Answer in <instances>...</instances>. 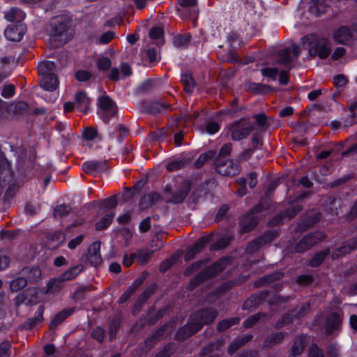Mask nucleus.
<instances>
[{
	"instance_id": "64",
	"label": "nucleus",
	"mask_w": 357,
	"mask_h": 357,
	"mask_svg": "<svg viewBox=\"0 0 357 357\" xmlns=\"http://www.w3.org/2000/svg\"><path fill=\"white\" fill-rule=\"evenodd\" d=\"M351 114L347 117L344 121V127H349L357 123V112L356 111H350Z\"/></svg>"
},
{
	"instance_id": "27",
	"label": "nucleus",
	"mask_w": 357,
	"mask_h": 357,
	"mask_svg": "<svg viewBox=\"0 0 357 357\" xmlns=\"http://www.w3.org/2000/svg\"><path fill=\"white\" fill-rule=\"evenodd\" d=\"M40 84L46 91H53L59 85V80L55 75H42Z\"/></svg>"
},
{
	"instance_id": "4",
	"label": "nucleus",
	"mask_w": 357,
	"mask_h": 357,
	"mask_svg": "<svg viewBox=\"0 0 357 357\" xmlns=\"http://www.w3.org/2000/svg\"><path fill=\"white\" fill-rule=\"evenodd\" d=\"M98 114L100 118L106 123L116 115L118 108L116 103L108 96H100L98 99Z\"/></svg>"
},
{
	"instance_id": "9",
	"label": "nucleus",
	"mask_w": 357,
	"mask_h": 357,
	"mask_svg": "<svg viewBox=\"0 0 357 357\" xmlns=\"http://www.w3.org/2000/svg\"><path fill=\"white\" fill-rule=\"evenodd\" d=\"M331 52L328 42L324 38H314L309 48V54L312 57L318 56L321 59L326 58Z\"/></svg>"
},
{
	"instance_id": "48",
	"label": "nucleus",
	"mask_w": 357,
	"mask_h": 357,
	"mask_svg": "<svg viewBox=\"0 0 357 357\" xmlns=\"http://www.w3.org/2000/svg\"><path fill=\"white\" fill-rule=\"evenodd\" d=\"M350 252H351L349 248H347V245L344 241L340 247L336 248L335 250L333 251L331 254V258L333 260H335L347 254H349Z\"/></svg>"
},
{
	"instance_id": "11",
	"label": "nucleus",
	"mask_w": 357,
	"mask_h": 357,
	"mask_svg": "<svg viewBox=\"0 0 357 357\" xmlns=\"http://www.w3.org/2000/svg\"><path fill=\"white\" fill-rule=\"evenodd\" d=\"M310 305L308 303H303L298 309L292 310L289 314L283 317L276 324V328H280L284 324L290 323L294 319H301L305 317L310 311Z\"/></svg>"
},
{
	"instance_id": "3",
	"label": "nucleus",
	"mask_w": 357,
	"mask_h": 357,
	"mask_svg": "<svg viewBox=\"0 0 357 357\" xmlns=\"http://www.w3.org/2000/svg\"><path fill=\"white\" fill-rule=\"evenodd\" d=\"M326 237V234L320 231L309 233L305 235L295 246L291 245L288 247L287 249L291 252H293L292 250H294L296 253H303L322 241Z\"/></svg>"
},
{
	"instance_id": "23",
	"label": "nucleus",
	"mask_w": 357,
	"mask_h": 357,
	"mask_svg": "<svg viewBox=\"0 0 357 357\" xmlns=\"http://www.w3.org/2000/svg\"><path fill=\"white\" fill-rule=\"evenodd\" d=\"M305 347V337L304 335H298L294 338L293 344L289 351V354L291 357L301 356Z\"/></svg>"
},
{
	"instance_id": "55",
	"label": "nucleus",
	"mask_w": 357,
	"mask_h": 357,
	"mask_svg": "<svg viewBox=\"0 0 357 357\" xmlns=\"http://www.w3.org/2000/svg\"><path fill=\"white\" fill-rule=\"evenodd\" d=\"M250 144L253 150L261 149L263 145L262 137L257 132L254 133L251 137Z\"/></svg>"
},
{
	"instance_id": "61",
	"label": "nucleus",
	"mask_w": 357,
	"mask_h": 357,
	"mask_svg": "<svg viewBox=\"0 0 357 357\" xmlns=\"http://www.w3.org/2000/svg\"><path fill=\"white\" fill-rule=\"evenodd\" d=\"M83 136L84 138L86 140H93L96 137L98 136V130L93 127H88L85 128Z\"/></svg>"
},
{
	"instance_id": "21",
	"label": "nucleus",
	"mask_w": 357,
	"mask_h": 357,
	"mask_svg": "<svg viewBox=\"0 0 357 357\" xmlns=\"http://www.w3.org/2000/svg\"><path fill=\"white\" fill-rule=\"evenodd\" d=\"M19 274L24 276L29 283H36L41 279V271L38 266L25 267Z\"/></svg>"
},
{
	"instance_id": "40",
	"label": "nucleus",
	"mask_w": 357,
	"mask_h": 357,
	"mask_svg": "<svg viewBox=\"0 0 357 357\" xmlns=\"http://www.w3.org/2000/svg\"><path fill=\"white\" fill-rule=\"evenodd\" d=\"M181 82L185 86V91L189 93H192L196 86V82L192 77V75L190 73L182 74Z\"/></svg>"
},
{
	"instance_id": "57",
	"label": "nucleus",
	"mask_w": 357,
	"mask_h": 357,
	"mask_svg": "<svg viewBox=\"0 0 357 357\" xmlns=\"http://www.w3.org/2000/svg\"><path fill=\"white\" fill-rule=\"evenodd\" d=\"M112 65L111 60L108 57H100L98 59L97 66L100 70H107Z\"/></svg>"
},
{
	"instance_id": "63",
	"label": "nucleus",
	"mask_w": 357,
	"mask_h": 357,
	"mask_svg": "<svg viewBox=\"0 0 357 357\" xmlns=\"http://www.w3.org/2000/svg\"><path fill=\"white\" fill-rule=\"evenodd\" d=\"M347 82V77L342 74L337 75L333 78L334 85L337 88L344 86Z\"/></svg>"
},
{
	"instance_id": "54",
	"label": "nucleus",
	"mask_w": 357,
	"mask_h": 357,
	"mask_svg": "<svg viewBox=\"0 0 357 357\" xmlns=\"http://www.w3.org/2000/svg\"><path fill=\"white\" fill-rule=\"evenodd\" d=\"M230 243V239L228 237H224L219 239L217 242L213 243L210 246L211 250H222L227 248Z\"/></svg>"
},
{
	"instance_id": "56",
	"label": "nucleus",
	"mask_w": 357,
	"mask_h": 357,
	"mask_svg": "<svg viewBox=\"0 0 357 357\" xmlns=\"http://www.w3.org/2000/svg\"><path fill=\"white\" fill-rule=\"evenodd\" d=\"M261 73L264 77H267L273 80H275L279 70L277 68H266L261 70Z\"/></svg>"
},
{
	"instance_id": "1",
	"label": "nucleus",
	"mask_w": 357,
	"mask_h": 357,
	"mask_svg": "<svg viewBox=\"0 0 357 357\" xmlns=\"http://www.w3.org/2000/svg\"><path fill=\"white\" fill-rule=\"evenodd\" d=\"M231 263V257H222L191 279L189 288L192 290L198 285L222 272Z\"/></svg>"
},
{
	"instance_id": "62",
	"label": "nucleus",
	"mask_w": 357,
	"mask_h": 357,
	"mask_svg": "<svg viewBox=\"0 0 357 357\" xmlns=\"http://www.w3.org/2000/svg\"><path fill=\"white\" fill-rule=\"evenodd\" d=\"M176 261V257H172L164 261L160 266V271L162 273L169 269Z\"/></svg>"
},
{
	"instance_id": "15",
	"label": "nucleus",
	"mask_w": 357,
	"mask_h": 357,
	"mask_svg": "<svg viewBox=\"0 0 357 357\" xmlns=\"http://www.w3.org/2000/svg\"><path fill=\"white\" fill-rule=\"evenodd\" d=\"M268 294V291H261L252 294L248 298L243 305V310H252L255 309L260 303H261Z\"/></svg>"
},
{
	"instance_id": "14",
	"label": "nucleus",
	"mask_w": 357,
	"mask_h": 357,
	"mask_svg": "<svg viewBox=\"0 0 357 357\" xmlns=\"http://www.w3.org/2000/svg\"><path fill=\"white\" fill-rule=\"evenodd\" d=\"M38 291L36 288H27L22 293L16 297V303L17 305L25 304L26 305H33L37 302Z\"/></svg>"
},
{
	"instance_id": "58",
	"label": "nucleus",
	"mask_w": 357,
	"mask_h": 357,
	"mask_svg": "<svg viewBox=\"0 0 357 357\" xmlns=\"http://www.w3.org/2000/svg\"><path fill=\"white\" fill-rule=\"evenodd\" d=\"M231 151L232 144L231 143H227L221 147L216 158H221L222 160H225V158L229 155Z\"/></svg>"
},
{
	"instance_id": "31",
	"label": "nucleus",
	"mask_w": 357,
	"mask_h": 357,
	"mask_svg": "<svg viewBox=\"0 0 357 357\" xmlns=\"http://www.w3.org/2000/svg\"><path fill=\"white\" fill-rule=\"evenodd\" d=\"M74 312V308H66L57 313L50 324V329L54 330L68 316Z\"/></svg>"
},
{
	"instance_id": "37",
	"label": "nucleus",
	"mask_w": 357,
	"mask_h": 357,
	"mask_svg": "<svg viewBox=\"0 0 357 357\" xmlns=\"http://www.w3.org/2000/svg\"><path fill=\"white\" fill-rule=\"evenodd\" d=\"M63 282L60 275L50 279L47 285V291L51 294L59 292L63 288Z\"/></svg>"
},
{
	"instance_id": "29",
	"label": "nucleus",
	"mask_w": 357,
	"mask_h": 357,
	"mask_svg": "<svg viewBox=\"0 0 357 357\" xmlns=\"http://www.w3.org/2000/svg\"><path fill=\"white\" fill-rule=\"evenodd\" d=\"M245 91L257 94H266L271 91V87L267 84L248 82L245 83Z\"/></svg>"
},
{
	"instance_id": "59",
	"label": "nucleus",
	"mask_w": 357,
	"mask_h": 357,
	"mask_svg": "<svg viewBox=\"0 0 357 357\" xmlns=\"http://www.w3.org/2000/svg\"><path fill=\"white\" fill-rule=\"evenodd\" d=\"M11 345L8 341L0 344V357H10Z\"/></svg>"
},
{
	"instance_id": "33",
	"label": "nucleus",
	"mask_w": 357,
	"mask_h": 357,
	"mask_svg": "<svg viewBox=\"0 0 357 357\" xmlns=\"http://www.w3.org/2000/svg\"><path fill=\"white\" fill-rule=\"evenodd\" d=\"M326 8L325 0H311L309 6V11L316 16H319L325 12Z\"/></svg>"
},
{
	"instance_id": "35",
	"label": "nucleus",
	"mask_w": 357,
	"mask_h": 357,
	"mask_svg": "<svg viewBox=\"0 0 357 357\" xmlns=\"http://www.w3.org/2000/svg\"><path fill=\"white\" fill-rule=\"evenodd\" d=\"M161 199V195L158 192H151L144 195L140 200L139 205L143 208L149 207Z\"/></svg>"
},
{
	"instance_id": "18",
	"label": "nucleus",
	"mask_w": 357,
	"mask_h": 357,
	"mask_svg": "<svg viewBox=\"0 0 357 357\" xmlns=\"http://www.w3.org/2000/svg\"><path fill=\"white\" fill-rule=\"evenodd\" d=\"M107 168L106 162L91 160L86 161L82 165L83 171L87 174L95 175L97 173L105 171Z\"/></svg>"
},
{
	"instance_id": "51",
	"label": "nucleus",
	"mask_w": 357,
	"mask_h": 357,
	"mask_svg": "<svg viewBox=\"0 0 357 357\" xmlns=\"http://www.w3.org/2000/svg\"><path fill=\"white\" fill-rule=\"evenodd\" d=\"M70 208L64 204L56 206L53 211V216L56 218H62L69 214Z\"/></svg>"
},
{
	"instance_id": "30",
	"label": "nucleus",
	"mask_w": 357,
	"mask_h": 357,
	"mask_svg": "<svg viewBox=\"0 0 357 357\" xmlns=\"http://www.w3.org/2000/svg\"><path fill=\"white\" fill-rule=\"evenodd\" d=\"M167 328V325H163L153 332L151 335L146 340L145 345L147 349L149 350L153 348L155 343L164 336Z\"/></svg>"
},
{
	"instance_id": "41",
	"label": "nucleus",
	"mask_w": 357,
	"mask_h": 357,
	"mask_svg": "<svg viewBox=\"0 0 357 357\" xmlns=\"http://www.w3.org/2000/svg\"><path fill=\"white\" fill-rule=\"evenodd\" d=\"M331 252L329 248H326L318 253H317L313 258L310 260L309 265L311 267H317L319 266L324 260V259L328 256Z\"/></svg>"
},
{
	"instance_id": "44",
	"label": "nucleus",
	"mask_w": 357,
	"mask_h": 357,
	"mask_svg": "<svg viewBox=\"0 0 357 357\" xmlns=\"http://www.w3.org/2000/svg\"><path fill=\"white\" fill-rule=\"evenodd\" d=\"M27 280L24 276L20 275V277L12 280L10 284V290L12 291H17L23 289L27 284Z\"/></svg>"
},
{
	"instance_id": "8",
	"label": "nucleus",
	"mask_w": 357,
	"mask_h": 357,
	"mask_svg": "<svg viewBox=\"0 0 357 357\" xmlns=\"http://www.w3.org/2000/svg\"><path fill=\"white\" fill-rule=\"evenodd\" d=\"M215 169L223 176H233L239 173L240 165L238 160L215 158Z\"/></svg>"
},
{
	"instance_id": "17",
	"label": "nucleus",
	"mask_w": 357,
	"mask_h": 357,
	"mask_svg": "<svg viewBox=\"0 0 357 357\" xmlns=\"http://www.w3.org/2000/svg\"><path fill=\"white\" fill-rule=\"evenodd\" d=\"M199 331H200L199 326H197L193 321H191V319L190 318L187 324L178 328L175 337L178 340H184Z\"/></svg>"
},
{
	"instance_id": "25",
	"label": "nucleus",
	"mask_w": 357,
	"mask_h": 357,
	"mask_svg": "<svg viewBox=\"0 0 357 357\" xmlns=\"http://www.w3.org/2000/svg\"><path fill=\"white\" fill-rule=\"evenodd\" d=\"M190 191V185L188 182L184 183L183 186L173 192L172 198L167 200V202L180 204L183 202Z\"/></svg>"
},
{
	"instance_id": "47",
	"label": "nucleus",
	"mask_w": 357,
	"mask_h": 357,
	"mask_svg": "<svg viewBox=\"0 0 357 357\" xmlns=\"http://www.w3.org/2000/svg\"><path fill=\"white\" fill-rule=\"evenodd\" d=\"M265 317H266V314L265 313L259 312V313L255 314L248 317V319H246L243 321V326L246 328H249L252 327V326H254L260 319H261L262 318H265Z\"/></svg>"
},
{
	"instance_id": "60",
	"label": "nucleus",
	"mask_w": 357,
	"mask_h": 357,
	"mask_svg": "<svg viewBox=\"0 0 357 357\" xmlns=\"http://www.w3.org/2000/svg\"><path fill=\"white\" fill-rule=\"evenodd\" d=\"M105 332L101 327L95 328L91 332V337L98 342H102L105 339Z\"/></svg>"
},
{
	"instance_id": "42",
	"label": "nucleus",
	"mask_w": 357,
	"mask_h": 357,
	"mask_svg": "<svg viewBox=\"0 0 357 357\" xmlns=\"http://www.w3.org/2000/svg\"><path fill=\"white\" fill-rule=\"evenodd\" d=\"M260 131L265 132L271 126L270 120L264 113L258 114L254 116Z\"/></svg>"
},
{
	"instance_id": "5",
	"label": "nucleus",
	"mask_w": 357,
	"mask_h": 357,
	"mask_svg": "<svg viewBox=\"0 0 357 357\" xmlns=\"http://www.w3.org/2000/svg\"><path fill=\"white\" fill-rule=\"evenodd\" d=\"M255 126L245 118L241 119L231 125L229 131L231 137L234 141H240L246 138L254 130Z\"/></svg>"
},
{
	"instance_id": "13",
	"label": "nucleus",
	"mask_w": 357,
	"mask_h": 357,
	"mask_svg": "<svg viewBox=\"0 0 357 357\" xmlns=\"http://www.w3.org/2000/svg\"><path fill=\"white\" fill-rule=\"evenodd\" d=\"M26 31L24 24H10L5 30V36L10 41H20Z\"/></svg>"
},
{
	"instance_id": "38",
	"label": "nucleus",
	"mask_w": 357,
	"mask_h": 357,
	"mask_svg": "<svg viewBox=\"0 0 357 357\" xmlns=\"http://www.w3.org/2000/svg\"><path fill=\"white\" fill-rule=\"evenodd\" d=\"M44 310L45 308L43 305L39 306L36 312L37 315L33 318H30L27 319V321L24 324V327L28 329H31L36 324L40 323L43 321Z\"/></svg>"
},
{
	"instance_id": "46",
	"label": "nucleus",
	"mask_w": 357,
	"mask_h": 357,
	"mask_svg": "<svg viewBox=\"0 0 357 357\" xmlns=\"http://www.w3.org/2000/svg\"><path fill=\"white\" fill-rule=\"evenodd\" d=\"M153 252V250H148L144 249L138 250L137 253V261L141 264H146L152 257Z\"/></svg>"
},
{
	"instance_id": "22",
	"label": "nucleus",
	"mask_w": 357,
	"mask_h": 357,
	"mask_svg": "<svg viewBox=\"0 0 357 357\" xmlns=\"http://www.w3.org/2000/svg\"><path fill=\"white\" fill-rule=\"evenodd\" d=\"M341 324L340 315L337 312L331 313L325 322L326 333L332 334L335 330H338Z\"/></svg>"
},
{
	"instance_id": "53",
	"label": "nucleus",
	"mask_w": 357,
	"mask_h": 357,
	"mask_svg": "<svg viewBox=\"0 0 357 357\" xmlns=\"http://www.w3.org/2000/svg\"><path fill=\"white\" fill-rule=\"evenodd\" d=\"M222 344V340H217L214 342H211L202 350L201 354L203 356L207 355L214 350H218Z\"/></svg>"
},
{
	"instance_id": "2",
	"label": "nucleus",
	"mask_w": 357,
	"mask_h": 357,
	"mask_svg": "<svg viewBox=\"0 0 357 357\" xmlns=\"http://www.w3.org/2000/svg\"><path fill=\"white\" fill-rule=\"evenodd\" d=\"M301 54L298 45L294 44L291 46L279 50L274 56L273 63L282 65L289 70L294 66V59H297Z\"/></svg>"
},
{
	"instance_id": "19",
	"label": "nucleus",
	"mask_w": 357,
	"mask_h": 357,
	"mask_svg": "<svg viewBox=\"0 0 357 357\" xmlns=\"http://www.w3.org/2000/svg\"><path fill=\"white\" fill-rule=\"evenodd\" d=\"M333 38L337 43L347 45L352 41L353 36L349 29L342 26L335 31Z\"/></svg>"
},
{
	"instance_id": "49",
	"label": "nucleus",
	"mask_w": 357,
	"mask_h": 357,
	"mask_svg": "<svg viewBox=\"0 0 357 357\" xmlns=\"http://www.w3.org/2000/svg\"><path fill=\"white\" fill-rule=\"evenodd\" d=\"M29 110V105L23 101L17 102L13 107V113L15 115H22L27 113Z\"/></svg>"
},
{
	"instance_id": "50",
	"label": "nucleus",
	"mask_w": 357,
	"mask_h": 357,
	"mask_svg": "<svg viewBox=\"0 0 357 357\" xmlns=\"http://www.w3.org/2000/svg\"><path fill=\"white\" fill-rule=\"evenodd\" d=\"M215 155V151H208L201 154L195 162L196 167L200 168L208 159L213 158Z\"/></svg>"
},
{
	"instance_id": "20",
	"label": "nucleus",
	"mask_w": 357,
	"mask_h": 357,
	"mask_svg": "<svg viewBox=\"0 0 357 357\" xmlns=\"http://www.w3.org/2000/svg\"><path fill=\"white\" fill-rule=\"evenodd\" d=\"M142 105L144 112L151 114L162 113L169 107L168 104L159 101L144 102Z\"/></svg>"
},
{
	"instance_id": "10",
	"label": "nucleus",
	"mask_w": 357,
	"mask_h": 357,
	"mask_svg": "<svg viewBox=\"0 0 357 357\" xmlns=\"http://www.w3.org/2000/svg\"><path fill=\"white\" fill-rule=\"evenodd\" d=\"M276 236L277 233L275 231L265 232L261 236L250 242L245 248V252L248 254L254 253L263 245L271 242L275 238Z\"/></svg>"
},
{
	"instance_id": "45",
	"label": "nucleus",
	"mask_w": 357,
	"mask_h": 357,
	"mask_svg": "<svg viewBox=\"0 0 357 357\" xmlns=\"http://www.w3.org/2000/svg\"><path fill=\"white\" fill-rule=\"evenodd\" d=\"M114 217V213L111 212L103 218H102L96 224V228L97 230H102L107 228L111 223Z\"/></svg>"
},
{
	"instance_id": "7",
	"label": "nucleus",
	"mask_w": 357,
	"mask_h": 357,
	"mask_svg": "<svg viewBox=\"0 0 357 357\" xmlns=\"http://www.w3.org/2000/svg\"><path fill=\"white\" fill-rule=\"evenodd\" d=\"M218 315V312L213 307H204L197 310L190 317L199 329L201 330L204 325L212 324Z\"/></svg>"
},
{
	"instance_id": "43",
	"label": "nucleus",
	"mask_w": 357,
	"mask_h": 357,
	"mask_svg": "<svg viewBox=\"0 0 357 357\" xmlns=\"http://www.w3.org/2000/svg\"><path fill=\"white\" fill-rule=\"evenodd\" d=\"M240 318L232 317L230 319H226L218 322L217 325V330L219 332H223L229 328L231 326L238 324Z\"/></svg>"
},
{
	"instance_id": "32",
	"label": "nucleus",
	"mask_w": 357,
	"mask_h": 357,
	"mask_svg": "<svg viewBox=\"0 0 357 357\" xmlns=\"http://www.w3.org/2000/svg\"><path fill=\"white\" fill-rule=\"evenodd\" d=\"M284 338V333L277 332L268 335L263 342V348H270L280 343Z\"/></svg>"
},
{
	"instance_id": "36",
	"label": "nucleus",
	"mask_w": 357,
	"mask_h": 357,
	"mask_svg": "<svg viewBox=\"0 0 357 357\" xmlns=\"http://www.w3.org/2000/svg\"><path fill=\"white\" fill-rule=\"evenodd\" d=\"M82 269L83 266L81 264L72 266L60 275L61 280L64 282L73 280L81 273Z\"/></svg>"
},
{
	"instance_id": "12",
	"label": "nucleus",
	"mask_w": 357,
	"mask_h": 357,
	"mask_svg": "<svg viewBox=\"0 0 357 357\" xmlns=\"http://www.w3.org/2000/svg\"><path fill=\"white\" fill-rule=\"evenodd\" d=\"M212 238V234L202 236L195 243L189 248L184 256L185 261H189L194 259L195 255L199 253L206 245L211 242Z\"/></svg>"
},
{
	"instance_id": "26",
	"label": "nucleus",
	"mask_w": 357,
	"mask_h": 357,
	"mask_svg": "<svg viewBox=\"0 0 357 357\" xmlns=\"http://www.w3.org/2000/svg\"><path fill=\"white\" fill-rule=\"evenodd\" d=\"M75 102L79 111L86 113L89 110L91 100L85 92L79 91L76 93Z\"/></svg>"
},
{
	"instance_id": "6",
	"label": "nucleus",
	"mask_w": 357,
	"mask_h": 357,
	"mask_svg": "<svg viewBox=\"0 0 357 357\" xmlns=\"http://www.w3.org/2000/svg\"><path fill=\"white\" fill-rule=\"evenodd\" d=\"M70 20L67 16L61 15L53 18L50 22V34L54 37H61V42L66 43L68 40L67 31L69 27Z\"/></svg>"
},
{
	"instance_id": "34",
	"label": "nucleus",
	"mask_w": 357,
	"mask_h": 357,
	"mask_svg": "<svg viewBox=\"0 0 357 357\" xmlns=\"http://www.w3.org/2000/svg\"><path fill=\"white\" fill-rule=\"evenodd\" d=\"M144 279L142 278H139L134 281V282L128 288V289L121 295L119 298V303H125L137 289V288L141 286L143 283Z\"/></svg>"
},
{
	"instance_id": "52",
	"label": "nucleus",
	"mask_w": 357,
	"mask_h": 357,
	"mask_svg": "<svg viewBox=\"0 0 357 357\" xmlns=\"http://www.w3.org/2000/svg\"><path fill=\"white\" fill-rule=\"evenodd\" d=\"M191 36L189 34L180 35L174 38V45L178 47L187 46L190 41Z\"/></svg>"
},
{
	"instance_id": "24",
	"label": "nucleus",
	"mask_w": 357,
	"mask_h": 357,
	"mask_svg": "<svg viewBox=\"0 0 357 357\" xmlns=\"http://www.w3.org/2000/svg\"><path fill=\"white\" fill-rule=\"evenodd\" d=\"M259 219L257 215L247 213L241 221V232L247 233L253 229L257 225Z\"/></svg>"
},
{
	"instance_id": "16",
	"label": "nucleus",
	"mask_w": 357,
	"mask_h": 357,
	"mask_svg": "<svg viewBox=\"0 0 357 357\" xmlns=\"http://www.w3.org/2000/svg\"><path fill=\"white\" fill-rule=\"evenodd\" d=\"M100 242L96 241L91 243L88 248L87 258L89 263L97 266L102 263V258L100 252Z\"/></svg>"
},
{
	"instance_id": "28",
	"label": "nucleus",
	"mask_w": 357,
	"mask_h": 357,
	"mask_svg": "<svg viewBox=\"0 0 357 357\" xmlns=\"http://www.w3.org/2000/svg\"><path fill=\"white\" fill-rule=\"evenodd\" d=\"M5 18L9 22H15L16 24H23L25 13L21 9L14 7L5 13Z\"/></svg>"
},
{
	"instance_id": "39",
	"label": "nucleus",
	"mask_w": 357,
	"mask_h": 357,
	"mask_svg": "<svg viewBox=\"0 0 357 357\" xmlns=\"http://www.w3.org/2000/svg\"><path fill=\"white\" fill-rule=\"evenodd\" d=\"M55 63L50 61H45L38 66V73L40 75H54Z\"/></svg>"
}]
</instances>
